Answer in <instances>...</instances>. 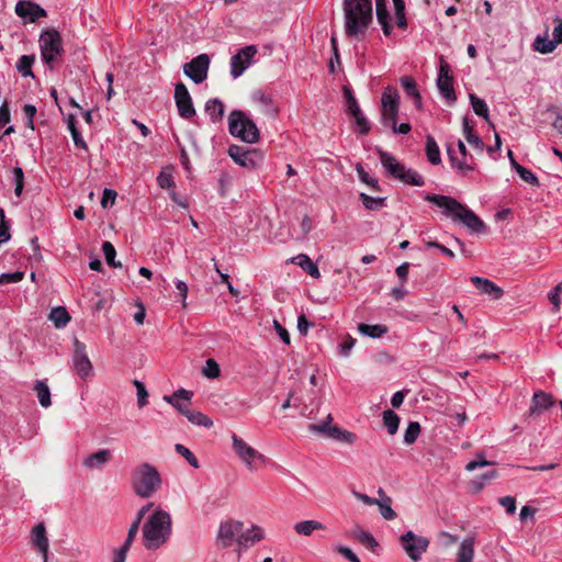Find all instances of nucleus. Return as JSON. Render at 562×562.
<instances>
[{
  "label": "nucleus",
  "instance_id": "nucleus-62",
  "mask_svg": "<svg viewBox=\"0 0 562 562\" xmlns=\"http://www.w3.org/2000/svg\"><path fill=\"white\" fill-rule=\"evenodd\" d=\"M130 549L131 547H125V544H122L119 549H115L113 551L112 562H125Z\"/></svg>",
  "mask_w": 562,
  "mask_h": 562
},
{
  "label": "nucleus",
  "instance_id": "nucleus-34",
  "mask_svg": "<svg viewBox=\"0 0 562 562\" xmlns=\"http://www.w3.org/2000/svg\"><path fill=\"white\" fill-rule=\"evenodd\" d=\"M48 318L57 328H63L70 322V315L64 306L54 307Z\"/></svg>",
  "mask_w": 562,
  "mask_h": 562
},
{
  "label": "nucleus",
  "instance_id": "nucleus-8",
  "mask_svg": "<svg viewBox=\"0 0 562 562\" xmlns=\"http://www.w3.org/2000/svg\"><path fill=\"white\" fill-rule=\"evenodd\" d=\"M331 422L333 417L330 414H328L325 420H323L319 424H311L308 426V429L312 434L319 435L325 438H330L348 443H352L356 441L357 436L353 432L344 430L339 428L337 425H331Z\"/></svg>",
  "mask_w": 562,
  "mask_h": 562
},
{
  "label": "nucleus",
  "instance_id": "nucleus-51",
  "mask_svg": "<svg viewBox=\"0 0 562 562\" xmlns=\"http://www.w3.org/2000/svg\"><path fill=\"white\" fill-rule=\"evenodd\" d=\"M157 183L161 189H171L175 187L173 177L170 171L162 169L157 177Z\"/></svg>",
  "mask_w": 562,
  "mask_h": 562
},
{
  "label": "nucleus",
  "instance_id": "nucleus-64",
  "mask_svg": "<svg viewBox=\"0 0 562 562\" xmlns=\"http://www.w3.org/2000/svg\"><path fill=\"white\" fill-rule=\"evenodd\" d=\"M554 22L557 23L554 29H553V41L554 43L558 45V44H561L562 43V20H560L559 18H557L554 20Z\"/></svg>",
  "mask_w": 562,
  "mask_h": 562
},
{
  "label": "nucleus",
  "instance_id": "nucleus-14",
  "mask_svg": "<svg viewBox=\"0 0 562 562\" xmlns=\"http://www.w3.org/2000/svg\"><path fill=\"white\" fill-rule=\"evenodd\" d=\"M232 440H233V449H234L235 453L247 465V468L249 470L255 469V467L252 465L255 460H260V461L265 462V460H266L265 456L259 453L252 447H250L247 442H245L236 434H233Z\"/></svg>",
  "mask_w": 562,
  "mask_h": 562
},
{
  "label": "nucleus",
  "instance_id": "nucleus-16",
  "mask_svg": "<svg viewBox=\"0 0 562 562\" xmlns=\"http://www.w3.org/2000/svg\"><path fill=\"white\" fill-rule=\"evenodd\" d=\"M209 66V56L206 54H201L183 66V72L195 83H201L207 77Z\"/></svg>",
  "mask_w": 562,
  "mask_h": 562
},
{
  "label": "nucleus",
  "instance_id": "nucleus-6",
  "mask_svg": "<svg viewBox=\"0 0 562 562\" xmlns=\"http://www.w3.org/2000/svg\"><path fill=\"white\" fill-rule=\"evenodd\" d=\"M228 131L241 140L254 144L259 140V130L255 122L243 111L234 110L228 116Z\"/></svg>",
  "mask_w": 562,
  "mask_h": 562
},
{
  "label": "nucleus",
  "instance_id": "nucleus-25",
  "mask_svg": "<svg viewBox=\"0 0 562 562\" xmlns=\"http://www.w3.org/2000/svg\"><path fill=\"white\" fill-rule=\"evenodd\" d=\"M191 397H192V392L187 391L184 389H180L171 395H165L164 400L167 403L171 404L176 409H178L179 413L184 415V413H188V408H189L188 404L181 403L179 400L190 402Z\"/></svg>",
  "mask_w": 562,
  "mask_h": 562
},
{
  "label": "nucleus",
  "instance_id": "nucleus-61",
  "mask_svg": "<svg viewBox=\"0 0 562 562\" xmlns=\"http://www.w3.org/2000/svg\"><path fill=\"white\" fill-rule=\"evenodd\" d=\"M499 504L504 507L507 514H515L516 512V499L513 496H504L499 498Z\"/></svg>",
  "mask_w": 562,
  "mask_h": 562
},
{
  "label": "nucleus",
  "instance_id": "nucleus-40",
  "mask_svg": "<svg viewBox=\"0 0 562 562\" xmlns=\"http://www.w3.org/2000/svg\"><path fill=\"white\" fill-rule=\"evenodd\" d=\"M358 330L360 334L364 336H369L372 338H379L387 333V327L382 324L369 325V324H360L358 326Z\"/></svg>",
  "mask_w": 562,
  "mask_h": 562
},
{
  "label": "nucleus",
  "instance_id": "nucleus-2",
  "mask_svg": "<svg viewBox=\"0 0 562 562\" xmlns=\"http://www.w3.org/2000/svg\"><path fill=\"white\" fill-rule=\"evenodd\" d=\"M342 9L346 35L361 38L372 22L371 0H344Z\"/></svg>",
  "mask_w": 562,
  "mask_h": 562
},
{
  "label": "nucleus",
  "instance_id": "nucleus-7",
  "mask_svg": "<svg viewBox=\"0 0 562 562\" xmlns=\"http://www.w3.org/2000/svg\"><path fill=\"white\" fill-rule=\"evenodd\" d=\"M38 43L42 60L53 68L64 53L60 33L55 29L44 30L40 35Z\"/></svg>",
  "mask_w": 562,
  "mask_h": 562
},
{
  "label": "nucleus",
  "instance_id": "nucleus-11",
  "mask_svg": "<svg viewBox=\"0 0 562 562\" xmlns=\"http://www.w3.org/2000/svg\"><path fill=\"white\" fill-rule=\"evenodd\" d=\"M401 543L406 554L417 562L422 554L426 552L429 540L426 537L415 535L413 531H407L401 536Z\"/></svg>",
  "mask_w": 562,
  "mask_h": 562
},
{
  "label": "nucleus",
  "instance_id": "nucleus-53",
  "mask_svg": "<svg viewBox=\"0 0 562 562\" xmlns=\"http://www.w3.org/2000/svg\"><path fill=\"white\" fill-rule=\"evenodd\" d=\"M13 177H14V193L16 196H20L23 192L24 188V172L21 167L13 168Z\"/></svg>",
  "mask_w": 562,
  "mask_h": 562
},
{
  "label": "nucleus",
  "instance_id": "nucleus-50",
  "mask_svg": "<svg viewBox=\"0 0 562 562\" xmlns=\"http://www.w3.org/2000/svg\"><path fill=\"white\" fill-rule=\"evenodd\" d=\"M175 450L180 456H182L188 461V463L190 465H192L193 468L198 469L200 467L196 457L187 447H184L183 445L177 443L175 446Z\"/></svg>",
  "mask_w": 562,
  "mask_h": 562
},
{
  "label": "nucleus",
  "instance_id": "nucleus-63",
  "mask_svg": "<svg viewBox=\"0 0 562 562\" xmlns=\"http://www.w3.org/2000/svg\"><path fill=\"white\" fill-rule=\"evenodd\" d=\"M336 551L345 557L349 562H361L353 551L347 547L338 546Z\"/></svg>",
  "mask_w": 562,
  "mask_h": 562
},
{
  "label": "nucleus",
  "instance_id": "nucleus-37",
  "mask_svg": "<svg viewBox=\"0 0 562 562\" xmlns=\"http://www.w3.org/2000/svg\"><path fill=\"white\" fill-rule=\"evenodd\" d=\"M323 529L324 525L317 520H303L294 525L295 532L303 536H311L313 531Z\"/></svg>",
  "mask_w": 562,
  "mask_h": 562
},
{
  "label": "nucleus",
  "instance_id": "nucleus-26",
  "mask_svg": "<svg viewBox=\"0 0 562 562\" xmlns=\"http://www.w3.org/2000/svg\"><path fill=\"white\" fill-rule=\"evenodd\" d=\"M111 458L112 454L109 449H101L88 456L82 463L87 469H100L105 463H108L111 460Z\"/></svg>",
  "mask_w": 562,
  "mask_h": 562
},
{
  "label": "nucleus",
  "instance_id": "nucleus-18",
  "mask_svg": "<svg viewBox=\"0 0 562 562\" xmlns=\"http://www.w3.org/2000/svg\"><path fill=\"white\" fill-rule=\"evenodd\" d=\"M228 154L237 165L249 169L256 168L258 160L261 159V155L257 150L245 149L237 145L231 146Z\"/></svg>",
  "mask_w": 562,
  "mask_h": 562
},
{
  "label": "nucleus",
  "instance_id": "nucleus-48",
  "mask_svg": "<svg viewBox=\"0 0 562 562\" xmlns=\"http://www.w3.org/2000/svg\"><path fill=\"white\" fill-rule=\"evenodd\" d=\"M102 250H103V254L105 257V261L109 266L114 267V268H119L122 266L120 261L115 260L116 250H115L114 246L112 245V243L104 241L102 244Z\"/></svg>",
  "mask_w": 562,
  "mask_h": 562
},
{
  "label": "nucleus",
  "instance_id": "nucleus-42",
  "mask_svg": "<svg viewBox=\"0 0 562 562\" xmlns=\"http://www.w3.org/2000/svg\"><path fill=\"white\" fill-rule=\"evenodd\" d=\"M474 555L473 540L465 539L458 551L457 562H472Z\"/></svg>",
  "mask_w": 562,
  "mask_h": 562
},
{
  "label": "nucleus",
  "instance_id": "nucleus-30",
  "mask_svg": "<svg viewBox=\"0 0 562 562\" xmlns=\"http://www.w3.org/2000/svg\"><path fill=\"white\" fill-rule=\"evenodd\" d=\"M350 536L371 551H374V549L378 547V542L373 536L362 529L360 526H356Z\"/></svg>",
  "mask_w": 562,
  "mask_h": 562
},
{
  "label": "nucleus",
  "instance_id": "nucleus-49",
  "mask_svg": "<svg viewBox=\"0 0 562 562\" xmlns=\"http://www.w3.org/2000/svg\"><path fill=\"white\" fill-rule=\"evenodd\" d=\"M420 434V425L417 422H411L404 434V442L412 445L416 441Z\"/></svg>",
  "mask_w": 562,
  "mask_h": 562
},
{
  "label": "nucleus",
  "instance_id": "nucleus-24",
  "mask_svg": "<svg viewBox=\"0 0 562 562\" xmlns=\"http://www.w3.org/2000/svg\"><path fill=\"white\" fill-rule=\"evenodd\" d=\"M262 539L263 530L258 526H252L250 529L246 531L241 529L237 544L238 551H240L241 549L249 548Z\"/></svg>",
  "mask_w": 562,
  "mask_h": 562
},
{
  "label": "nucleus",
  "instance_id": "nucleus-32",
  "mask_svg": "<svg viewBox=\"0 0 562 562\" xmlns=\"http://www.w3.org/2000/svg\"><path fill=\"white\" fill-rule=\"evenodd\" d=\"M463 132L467 142L481 151L483 149V142L474 132V125L468 117L463 119Z\"/></svg>",
  "mask_w": 562,
  "mask_h": 562
},
{
  "label": "nucleus",
  "instance_id": "nucleus-21",
  "mask_svg": "<svg viewBox=\"0 0 562 562\" xmlns=\"http://www.w3.org/2000/svg\"><path fill=\"white\" fill-rule=\"evenodd\" d=\"M251 99L263 115L269 119H274L277 116L278 108L269 94H266L261 90H257L251 94Z\"/></svg>",
  "mask_w": 562,
  "mask_h": 562
},
{
  "label": "nucleus",
  "instance_id": "nucleus-41",
  "mask_svg": "<svg viewBox=\"0 0 562 562\" xmlns=\"http://www.w3.org/2000/svg\"><path fill=\"white\" fill-rule=\"evenodd\" d=\"M512 166L525 182L531 186H539V180L531 170L522 167L515 159H512Z\"/></svg>",
  "mask_w": 562,
  "mask_h": 562
},
{
  "label": "nucleus",
  "instance_id": "nucleus-12",
  "mask_svg": "<svg viewBox=\"0 0 562 562\" xmlns=\"http://www.w3.org/2000/svg\"><path fill=\"white\" fill-rule=\"evenodd\" d=\"M244 522L239 520L228 519L220 525L217 541L223 548H229L234 543L238 544V538Z\"/></svg>",
  "mask_w": 562,
  "mask_h": 562
},
{
  "label": "nucleus",
  "instance_id": "nucleus-22",
  "mask_svg": "<svg viewBox=\"0 0 562 562\" xmlns=\"http://www.w3.org/2000/svg\"><path fill=\"white\" fill-rule=\"evenodd\" d=\"M554 404L553 396L544 391H536L531 398L529 415H541Z\"/></svg>",
  "mask_w": 562,
  "mask_h": 562
},
{
  "label": "nucleus",
  "instance_id": "nucleus-54",
  "mask_svg": "<svg viewBox=\"0 0 562 562\" xmlns=\"http://www.w3.org/2000/svg\"><path fill=\"white\" fill-rule=\"evenodd\" d=\"M203 373L205 376H207L210 379H215V378L220 376L221 369H220L218 363L212 358L207 359L206 364L203 369Z\"/></svg>",
  "mask_w": 562,
  "mask_h": 562
},
{
  "label": "nucleus",
  "instance_id": "nucleus-10",
  "mask_svg": "<svg viewBox=\"0 0 562 562\" xmlns=\"http://www.w3.org/2000/svg\"><path fill=\"white\" fill-rule=\"evenodd\" d=\"M400 95L395 88L386 87L382 93V124L384 126H395L398 113Z\"/></svg>",
  "mask_w": 562,
  "mask_h": 562
},
{
  "label": "nucleus",
  "instance_id": "nucleus-47",
  "mask_svg": "<svg viewBox=\"0 0 562 562\" xmlns=\"http://www.w3.org/2000/svg\"><path fill=\"white\" fill-rule=\"evenodd\" d=\"M359 198H360L363 206L370 211L380 210L381 207H383L384 201H385L384 198H372L366 193H360Z\"/></svg>",
  "mask_w": 562,
  "mask_h": 562
},
{
  "label": "nucleus",
  "instance_id": "nucleus-35",
  "mask_svg": "<svg viewBox=\"0 0 562 562\" xmlns=\"http://www.w3.org/2000/svg\"><path fill=\"white\" fill-rule=\"evenodd\" d=\"M469 98L474 113L483 117L491 125L492 123L490 121V112L486 102L474 93H470Z\"/></svg>",
  "mask_w": 562,
  "mask_h": 562
},
{
  "label": "nucleus",
  "instance_id": "nucleus-36",
  "mask_svg": "<svg viewBox=\"0 0 562 562\" xmlns=\"http://www.w3.org/2000/svg\"><path fill=\"white\" fill-rule=\"evenodd\" d=\"M205 112L210 115L212 122L216 123L223 119L224 104L218 99L209 100L205 104Z\"/></svg>",
  "mask_w": 562,
  "mask_h": 562
},
{
  "label": "nucleus",
  "instance_id": "nucleus-44",
  "mask_svg": "<svg viewBox=\"0 0 562 562\" xmlns=\"http://www.w3.org/2000/svg\"><path fill=\"white\" fill-rule=\"evenodd\" d=\"M35 60L34 55H23L16 63V68L23 77H33L32 65Z\"/></svg>",
  "mask_w": 562,
  "mask_h": 562
},
{
  "label": "nucleus",
  "instance_id": "nucleus-23",
  "mask_svg": "<svg viewBox=\"0 0 562 562\" xmlns=\"http://www.w3.org/2000/svg\"><path fill=\"white\" fill-rule=\"evenodd\" d=\"M31 543L42 555H48L49 541L43 522L37 524L31 530Z\"/></svg>",
  "mask_w": 562,
  "mask_h": 562
},
{
  "label": "nucleus",
  "instance_id": "nucleus-13",
  "mask_svg": "<svg viewBox=\"0 0 562 562\" xmlns=\"http://www.w3.org/2000/svg\"><path fill=\"white\" fill-rule=\"evenodd\" d=\"M258 49L256 45L243 47L231 58V75L238 78L252 64Z\"/></svg>",
  "mask_w": 562,
  "mask_h": 562
},
{
  "label": "nucleus",
  "instance_id": "nucleus-38",
  "mask_svg": "<svg viewBox=\"0 0 562 562\" xmlns=\"http://www.w3.org/2000/svg\"><path fill=\"white\" fill-rule=\"evenodd\" d=\"M426 155L430 164L439 165L441 162L439 146L431 135L426 137Z\"/></svg>",
  "mask_w": 562,
  "mask_h": 562
},
{
  "label": "nucleus",
  "instance_id": "nucleus-3",
  "mask_svg": "<svg viewBox=\"0 0 562 562\" xmlns=\"http://www.w3.org/2000/svg\"><path fill=\"white\" fill-rule=\"evenodd\" d=\"M425 200L443 209L447 215L462 223L474 233L479 234L486 229L484 222L473 211L451 196L427 194Z\"/></svg>",
  "mask_w": 562,
  "mask_h": 562
},
{
  "label": "nucleus",
  "instance_id": "nucleus-5",
  "mask_svg": "<svg viewBox=\"0 0 562 562\" xmlns=\"http://www.w3.org/2000/svg\"><path fill=\"white\" fill-rule=\"evenodd\" d=\"M378 153L380 161L389 176L411 186L422 187L425 184L424 178L417 171L406 168L393 155L382 149H379Z\"/></svg>",
  "mask_w": 562,
  "mask_h": 562
},
{
  "label": "nucleus",
  "instance_id": "nucleus-17",
  "mask_svg": "<svg viewBox=\"0 0 562 562\" xmlns=\"http://www.w3.org/2000/svg\"><path fill=\"white\" fill-rule=\"evenodd\" d=\"M175 101L179 112V115L182 119H190L195 115V109L193 106V102L191 95L184 83L178 82L175 88Z\"/></svg>",
  "mask_w": 562,
  "mask_h": 562
},
{
  "label": "nucleus",
  "instance_id": "nucleus-29",
  "mask_svg": "<svg viewBox=\"0 0 562 562\" xmlns=\"http://www.w3.org/2000/svg\"><path fill=\"white\" fill-rule=\"evenodd\" d=\"M401 85L408 97L414 100L417 108L422 106V97L413 77L404 76L401 78Z\"/></svg>",
  "mask_w": 562,
  "mask_h": 562
},
{
  "label": "nucleus",
  "instance_id": "nucleus-33",
  "mask_svg": "<svg viewBox=\"0 0 562 562\" xmlns=\"http://www.w3.org/2000/svg\"><path fill=\"white\" fill-rule=\"evenodd\" d=\"M557 46L553 38L550 40L547 33L544 35H537L532 44L533 50L541 54L552 53Z\"/></svg>",
  "mask_w": 562,
  "mask_h": 562
},
{
  "label": "nucleus",
  "instance_id": "nucleus-1",
  "mask_svg": "<svg viewBox=\"0 0 562 562\" xmlns=\"http://www.w3.org/2000/svg\"><path fill=\"white\" fill-rule=\"evenodd\" d=\"M172 535L171 515L158 507L145 520L142 528L143 546L155 551L165 546Z\"/></svg>",
  "mask_w": 562,
  "mask_h": 562
},
{
  "label": "nucleus",
  "instance_id": "nucleus-20",
  "mask_svg": "<svg viewBox=\"0 0 562 562\" xmlns=\"http://www.w3.org/2000/svg\"><path fill=\"white\" fill-rule=\"evenodd\" d=\"M450 67L449 65L441 60L439 68V76L437 79V86L442 93V95L447 99L448 102L452 103L456 101V92L453 89V78L449 74Z\"/></svg>",
  "mask_w": 562,
  "mask_h": 562
},
{
  "label": "nucleus",
  "instance_id": "nucleus-39",
  "mask_svg": "<svg viewBox=\"0 0 562 562\" xmlns=\"http://www.w3.org/2000/svg\"><path fill=\"white\" fill-rule=\"evenodd\" d=\"M34 391L36 392L38 402L43 407H49L52 405L50 391L45 381H36Z\"/></svg>",
  "mask_w": 562,
  "mask_h": 562
},
{
  "label": "nucleus",
  "instance_id": "nucleus-19",
  "mask_svg": "<svg viewBox=\"0 0 562 562\" xmlns=\"http://www.w3.org/2000/svg\"><path fill=\"white\" fill-rule=\"evenodd\" d=\"M15 14L24 21L34 23L41 18H46L47 12L41 5L32 1L20 0L15 4Z\"/></svg>",
  "mask_w": 562,
  "mask_h": 562
},
{
  "label": "nucleus",
  "instance_id": "nucleus-56",
  "mask_svg": "<svg viewBox=\"0 0 562 562\" xmlns=\"http://www.w3.org/2000/svg\"><path fill=\"white\" fill-rule=\"evenodd\" d=\"M140 524H142V520L135 517L134 521L132 522V525L128 528L126 539L123 542V544H125V547H132V543L134 542V540L138 533Z\"/></svg>",
  "mask_w": 562,
  "mask_h": 562
},
{
  "label": "nucleus",
  "instance_id": "nucleus-57",
  "mask_svg": "<svg viewBox=\"0 0 562 562\" xmlns=\"http://www.w3.org/2000/svg\"><path fill=\"white\" fill-rule=\"evenodd\" d=\"M134 385L137 390V403H138V406L139 407H144L147 405L148 401H147V397H148V393L146 391V387L144 385L143 382L138 381V380H135L134 382Z\"/></svg>",
  "mask_w": 562,
  "mask_h": 562
},
{
  "label": "nucleus",
  "instance_id": "nucleus-31",
  "mask_svg": "<svg viewBox=\"0 0 562 562\" xmlns=\"http://www.w3.org/2000/svg\"><path fill=\"white\" fill-rule=\"evenodd\" d=\"M294 263L300 266L311 277L318 279L321 277L318 267L312 261V259L304 254H300L292 259Z\"/></svg>",
  "mask_w": 562,
  "mask_h": 562
},
{
  "label": "nucleus",
  "instance_id": "nucleus-9",
  "mask_svg": "<svg viewBox=\"0 0 562 562\" xmlns=\"http://www.w3.org/2000/svg\"><path fill=\"white\" fill-rule=\"evenodd\" d=\"M72 367L77 375L83 380L90 379L94 374L86 344L77 338L74 341Z\"/></svg>",
  "mask_w": 562,
  "mask_h": 562
},
{
  "label": "nucleus",
  "instance_id": "nucleus-43",
  "mask_svg": "<svg viewBox=\"0 0 562 562\" xmlns=\"http://www.w3.org/2000/svg\"><path fill=\"white\" fill-rule=\"evenodd\" d=\"M184 416L194 425L204 426L206 428L213 426L212 419L201 412H194L188 408V413H184Z\"/></svg>",
  "mask_w": 562,
  "mask_h": 562
},
{
  "label": "nucleus",
  "instance_id": "nucleus-46",
  "mask_svg": "<svg viewBox=\"0 0 562 562\" xmlns=\"http://www.w3.org/2000/svg\"><path fill=\"white\" fill-rule=\"evenodd\" d=\"M383 423H384L385 427L387 428L389 434L394 435L398 429L400 417L393 411L386 409L383 413Z\"/></svg>",
  "mask_w": 562,
  "mask_h": 562
},
{
  "label": "nucleus",
  "instance_id": "nucleus-45",
  "mask_svg": "<svg viewBox=\"0 0 562 562\" xmlns=\"http://www.w3.org/2000/svg\"><path fill=\"white\" fill-rule=\"evenodd\" d=\"M67 125H68V130L70 131V134H71V137H72V140L75 143V145L79 148H82V149H87V144L86 142L83 140V138L81 137L79 131L77 130L76 127V119L72 114H70L67 119Z\"/></svg>",
  "mask_w": 562,
  "mask_h": 562
},
{
  "label": "nucleus",
  "instance_id": "nucleus-52",
  "mask_svg": "<svg viewBox=\"0 0 562 562\" xmlns=\"http://www.w3.org/2000/svg\"><path fill=\"white\" fill-rule=\"evenodd\" d=\"M561 294H562V284L561 283L555 285L548 293V299L551 302V304L553 305V312H558L560 310Z\"/></svg>",
  "mask_w": 562,
  "mask_h": 562
},
{
  "label": "nucleus",
  "instance_id": "nucleus-28",
  "mask_svg": "<svg viewBox=\"0 0 562 562\" xmlns=\"http://www.w3.org/2000/svg\"><path fill=\"white\" fill-rule=\"evenodd\" d=\"M378 504L381 516L386 520H393L396 518V513L392 509V498L387 496L383 488L378 490Z\"/></svg>",
  "mask_w": 562,
  "mask_h": 562
},
{
  "label": "nucleus",
  "instance_id": "nucleus-60",
  "mask_svg": "<svg viewBox=\"0 0 562 562\" xmlns=\"http://www.w3.org/2000/svg\"><path fill=\"white\" fill-rule=\"evenodd\" d=\"M116 196H117L116 191H114L112 189H104L102 199H101L102 207L106 209L109 205L114 204Z\"/></svg>",
  "mask_w": 562,
  "mask_h": 562
},
{
  "label": "nucleus",
  "instance_id": "nucleus-59",
  "mask_svg": "<svg viewBox=\"0 0 562 562\" xmlns=\"http://www.w3.org/2000/svg\"><path fill=\"white\" fill-rule=\"evenodd\" d=\"M24 278V272L22 271H15L12 273H2L0 276V284H7V283H18L22 281Z\"/></svg>",
  "mask_w": 562,
  "mask_h": 562
},
{
  "label": "nucleus",
  "instance_id": "nucleus-4",
  "mask_svg": "<svg viewBox=\"0 0 562 562\" xmlns=\"http://www.w3.org/2000/svg\"><path fill=\"white\" fill-rule=\"evenodd\" d=\"M131 484L137 496L150 498L160 490L162 479L155 465L143 462L133 470Z\"/></svg>",
  "mask_w": 562,
  "mask_h": 562
},
{
  "label": "nucleus",
  "instance_id": "nucleus-27",
  "mask_svg": "<svg viewBox=\"0 0 562 562\" xmlns=\"http://www.w3.org/2000/svg\"><path fill=\"white\" fill-rule=\"evenodd\" d=\"M387 0H375L376 19L382 26L385 36L391 35L392 26L390 23V13L386 7Z\"/></svg>",
  "mask_w": 562,
  "mask_h": 562
},
{
  "label": "nucleus",
  "instance_id": "nucleus-58",
  "mask_svg": "<svg viewBox=\"0 0 562 562\" xmlns=\"http://www.w3.org/2000/svg\"><path fill=\"white\" fill-rule=\"evenodd\" d=\"M471 282L483 293H492V282L481 277H472Z\"/></svg>",
  "mask_w": 562,
  "mask_h": 562
},
{
  "label": "nucleus",
  "instance_id": "nucleus-55",
  "mask_svg": "<svg viewBox=\"0 0 562 562\" xmlns=\"http://www.w3.org/2000/svg\"><path fill=\"white\" fill-rule=\"evenodd\" d=\"M356 170L362 182L370 186L374 190H380L378 180L371 178L360 164L357 165Z\"/></svg>",
  "mask_w": 562,
  "mask_h": 562
},
{
  "label": "nucleus",
  "instance_id": "nucleus-15",
  "mask_svg": "<svg viewBox=\"0 0 562 562\" xmlns=\"http://www.w3.org/2000/svg\"><path fill=\"white\" fill-rule=\"evenodd\" d=\"M344 95L347 102V112L350 116L355 119L357 126L359 127V133L366 135L370 132V123L362 113L357 99L352 94V91L348 87H344Z\"/></svg>",
  "mask_w": 562,
  "mask_h": 562
}]
</instances>
